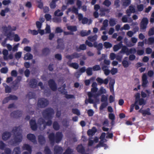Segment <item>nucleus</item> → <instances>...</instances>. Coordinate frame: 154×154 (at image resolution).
<instances>
[{"label":"nucleus","mask_w":154,"mask_h":154,"mask_svg":"<svg viewBox=\"0 0 154 154\" xmlns=\"http://www.w3.org/2000/svg\"><path fill=\"white\" fill-rule=\"evenodd\" d=\"M108 21L106 19L104 20L103 22V26L101 28V29L105 30L106 28L108 26Z\"/></svg>","instance_id":"37998d69"},{"label":"nucleus","mask_w":154,"mask_h":154,"mask_svg":"<svg viewBox=\"0 0 154 154\" xmlns=\"http://www.w3.org/2000/svg\"><path fill=\"white\" fill-rule=\"evenodd\" d=\"M135 104H137L139 105H144L146 104V101L143 98H141L138 99L137 100H135Z\"/></svg>","instance_id":"cd10ccee"},{"label":"nucleus","mask_w":154,"mask_h":154,"mask_svg":"<svg viewBox=\"0 0 154 154\" xmlns=\"http://www.w3.org/2000/svg\"><path fill=\"white\" fill-rule=\"evenodd\" d=\"M4 150L5 153H2L1 154H11V150L9 148H6Z\"/></svg>","instance_id":"864d4df0"},{"label":"nucleus","mask_w":154,"mask_h":154,"mask_svg":"<svg viewBox=\"0 0 154 154\" xmlns=\"http://www.w3.org/2000/svg\"><path fill=\"white\" fill-rule=\"evenodd\" d=\"M103 46L106 49L111 48L112 47V44L109 42H105L103 43Z\"/></svg>","instance_id":"c03bdc74"},{"label":"nucleus","mask_w":154,"mask_h":154,"mask_svg":"<svg viewBox=\"0 0 154 154\" xmlns=\"http://www.w3.org/2000/svg\"><path fill=\"white\" fill-rule=\"evenodd\" d=\"M63 136L62 132L58 131L55 134L53 132L50 133L48 137L51 144L53 146L55 143H59L61 141Z\"/></svg>","instance_id":"f257e3e1"},{"label":"nucleus","mask_w":154,"mask_h":154,"mask_svg":"<svg viewBox=\"0 0 154 154\" xmlns=\"http://www.w3.org/2000/svg\"><path fill=\"white\" fill-rule=\"evenodd\" d=\"M135 9L134 7L132 5H130L126 11V13L128 17H129L131 16L132 13H135Z\"/></svg>","instance_id":"9b49d317"},{"label":"nucleus","mask_w":154,"mask_h":154,"mask_svg":"<svg viewBox=\"0 0 154 154\" xmlns=\"http://www.w3.org/2000/svg\"><path fill=\"white\" fill-rule=\"evenodd\" d=\"M122 46V42H121L118 44L115 45L113 46V50L114 51H117L120 49Z\"/></svg>","instance_id":"a878e982"},{"label":"nucleus","mask_w":154,"mask_h":154,"mask_svg":"<svg viewBox=\"0 0 154 154\" xmlns=\"http://www.w3.org/2000/svg\"><path fill=\"white\" fill-rule=\"evenodd\" d=\"M38 140L39 144L41 145L44 144L46 142L45 137L42 135H39L38 136Z\"/></svg>","instance_id":"5701e85b"},{"label":"nucleus","mask_w":154,"mask_h":154,"mask_svg":"<svg viewBox=\"0 0 154 154\" xmlns=\"http://www.w3.org/2000/svg\"><path fill=\"white\" fill-rule=\"evenodd\" d=\"M111 4L109 0H105L103 3V4L107 7H109Z\"/></svg>","instance_id":"49530a36"},{"label":"nucleus","mask_w":154,"mask_h":154,"mask_svg":"<svg viewBox=\"0 0 154 154\" xmlns=\"http://www.w3.org/2000/svg\"><path fill=\"white\" fill-rule=\"evenodd\" d=\"M48 121L47 122H45V125H43V129L44 130L46 128L47 126H50L52 124V119H48Z\"/></svg>","instance_id":"e433bc0d"},{"label":"nucleus","mask_w":154,"mask_h":154,"mask_svg":"<svg viewBox=\"0 0 154 154\" xmlns=\"http://www.w3.org/2000/svg\"><path fill=\"white\" fill-rule=\"evenodd\" d=\"M97 35H95L94 36H88V39L89 41L91 42H94L97 40Z\"/></svg>","instance_id":"f704fd0d"},{"label":"nucleus","mask_w":154,"mask_h":154,"mask_svg":"<svg viewBox=\"0 0 154 154\" xmlns=\"http://www.w3.org/2000/svg\"><path fill=\"white\" fill-rule=\"evenodd\" d=\"M109 67L105 65H103L102 67V70L104 72V74L106 75H108L110 72V71L108 69Z\"/></svg>","instance_id":"b1692460"},{"label":"nucleus","mask_w":154,"mask_h":154,"mask_svg":"<svg viewBox=\"0 0 154 154\" xmlns=\"http://www.w3.org/2000/svg\"><path fill=\"white\" fill-rule=\"evenodd\" d=\"M44 152L45 154H52V152L51 149L48 146L45 147L44 150Z\"/></svg>","instance_id":"58836bf2"},{"label":"nucleus","mask_w":154,"mask_h":154,"mask_svg":"<svg viewBox=\"0 0 154 154\" xmlns=\"http://www.w3.org/2000/svg\"><path fill=\"white\" fill-rule=\"evenodd\" d=\"M53 127L54 129L56 131H58L60 128V125L57 122L54 121L53 124Z\"/></svg>","instance_id":"c85d7f7f"},{"label":"nucleus","mask_w":154,"mask_h":154,"mask_svg":"<svg viewBox=\"0 0 154 154\" xmlns=\"http://www.w3.org/2000/svg\"><path fill=\"white\" fill-rule=\"evenodd\" d=\"M136 52V50L134 48H132L128 49V53L129 55L130 54H134Z\"/></svg>","instance_id":"3c124183"},{"label":"nucleus","mask_w":154,"mask_h":154,"mask_svg":"<svg viewBox=\"0 0 154 154\" xmlns=\"http://www.w3.org/2000/svg\"><path fill=\"white\" fill-rule=\"evenodd\" d=\"M48 100L45 98H40L38 101L37 106L40 108H44L48 104Z\"/></svg>","instance_id":"39448f33"},{"label":"nucleus","mask_w":154,"mask_h":154,"mask_svg":"<svg viewBox=\"0 0 154 154\" xmlns=\"http://www.w3.org/2000/svg\"><path fill=\"white\" fill-rule=\"evenodd\" d=\"M45 120L42 118H39L38 120L37 125L39 129L41 131H43V125H45Z\"/></svg>","instance_id":"6e6552de"},{"label":"nucleus","mask_w":154,"mask_h":154,"mask_svg":"<svg viewBox=\"0 0 154 154\" xmlns=\"http://www.w3.org/2000/svg\"><path fill=\"white\" fill-rule=\"evenodd\" d=\"M22 149L24 150H27L30 154H31L32 151V147L29 144H24L22 146Z\"/></svg>","instance_id":"aec40b11"},{"label":"nucleus","mask_w":154,"mask_h":154,"mask_svg":"<svg viewBox=\"0 0 154 154\" xmlns=\"http://www.w3.org/2000/svg\"><path fill=\"white\" fill-rule=\"evenodd\" d=\"M122 63L123 66L125 68L128 67L129 65L128 62L127 61L125 60H123L122 61Z\"/></svg>","instance_id":"6e6d98bb"},{"label":"nucleus","mask_w":154,"mask_h":154,"mask_svg":"<svg viewBox=\"0 0 154 154\" xmlns=\"http://www.w3.org/2000/svg\"><path fill=\"white\" fill-rule=\"evenodd\" d=\"M87 113L89 116H91L93 115L94 112L92 109H89L88 110Z\"/></svg>","instance_id":"774afa93"},{"label":"nucleus","mask_w":154,"mask_h":154,"mask_svg":"<svg viewBox=\"0 0 154 154\" xmlns=\"http://www.w3.org/2000/svg\"><path fill=\"white\" fill-rule=\"evenodd\" d=\"M37 80L36 79L33 78L30 80L29 84L30 87L35 88L37 86Z\"/></svg>","instance_id":"2eb2a0df"},{"label":"nucleus","mask_w":154,"mask_h":154,"mask_svg":"<svg viewBox=\"0 0 154 154\" xmlns=\"http://www.w3.org/2000/svg\"><path fill=\"white\" fill-rule=\"evenodd\" d=\"M54 113V109L51 107H48L43 110L42 114L45 119H52Z\"/></svg>","instance_id":"7ed1b4c3"},{"label":"nucleus","mask_w":154,"mask_h":154,"mask_svg":"<svg viewBox=\"0 0 154 154\" xmlns=\"http://www.w3.org/2000/svg\"><path fill=\"white\" fill-rule=\"evenodd\" d=\"M35 96V94L31 92H29L26 95V97L28 98L29 99L34 98Z\"/></svg>","instance_id":"c9c22d12"},{"label":"nucleus","mask_w":154,"mask_h":154,"mask_svg":"<svg viewBox=\"0 0 154 154\" xmlns=\"http://www.w3.org/2000/svg\"><path fill=\"white\" fill-rule=\"evenodd\" d=\"M57 42L58 44L56 47L57 49H63L64 44L63 40L60 38L58 39L57 40Z\"/></svg>","instance_id":"a211bd4d"},{"label":"nucleus","mask_w":154,"mask_h":154,"mask_svg":"<svg viewBox=\"0 0 154 154\" xmlns=\"http://www.w3.org/2000/svg\"><path fill=\"white\" fill-rule=\"evenodd\" d=\"M32 58L33 56L31 54L29 53H27L25 55L24 59L25 60H30L32 59Z\"/></svg>","instance_id":"72a5a7b5"},{"label":"nucleus","mask_w":154,"mask_h":154,"mask_svg":"<svg viewBox=\"0 0 154 154\" xmlns=\"http://www.w3.org/2000/svg\"><path fill=\"white\" fill-rule=\"evenodd\" d=\"M67 29L72 32H75L77 31V28L75 26H68L67 27Z\"/></svg>","instance_id":"7c9ffc66"},{"label":"nucleus","mask_w":154,"mask_h":154,"mask_svg":"<svg viewBox=\"0 0 154 154\" xmlns=\"http://www.w3.org/2000/svg\"><path fill=\"white\" fill-rule=\"evenodd\" d=\"M60 11V10L59 9H58L57 10H56L54 13V15L55 16H59L60 17L62 16L63 14V13L62 12H60L58 13Z\"/></svg>","instance_id":"5fc2aeb1"},{"label":"nucleus","mask_w":154,"mask_h":154,"mask_svg":"<svg viewBox=\"0 0 154 154\" xmlns=\"http://www.w3.org/2000/svg\"><path fill=\"white\" fill-rule=\"evenodd\" d=\"M72 112L73 114H76L78 116L80 115V112L77 109H72Z\"/></svg>","instance_id":"8fccbe9b"},{"label":"nucleus","mask_w":154,"mask_h":154,"mask_svg":"<svg viewBox=\"0 0 154 154\" xmlns=\"http://www.w3.org/2000/svg\"><path fill=\"white\" fill-rule=\"evenodd\" d=\"M150 110V109L149 108H148L146 110L140 109L139 110V112L142 114L143 116H144L146 115H151Z\"/></svg>","instance_id":"6ab92c4d"},{"label":"nucleus","mask_w":154,"mask_h":154,"mask_svg":"<svg viewBox=\"0 0 154 154\" xmlns=\"http://www.w3.org/2000/svg\"><path fill=\"white\" fill-rule=\"evenodd\" d=\"M73 152L72 149L68 147L66 149L63 154H72Z\"/></svg>","instance_id":"603ef678"},{"label":"nucleus","mask_w":154,"mask_h":154,"mask_svg":"<svg viewBox=\"0 0 154 154\" xmlns=\"http://www.w3.org/2000/svg\"><path fill=\"white\" fill-rule=\"evenodd\" d=\"M148 34L149 36L153 35H154V27H152L149 30L148 32Z\"/></svg>","instance_id":"13d9d810"},{"label":"nucleus","mask_w":154,"mask_h":154,"mask_svg":"<svg viewBox=\"0 0 154 154\" xmlns=\"http://www.w3.org/2000/svg\"><path fill=\"white\" fill-rule=\"evenodd\" d=\"M154 43V37H149L148 38V44L149 45L152 44Z\"/></svg>","instance_id":"e2e57ef3"},{"label":"nucleus","mask_w":154,"mask_h":154,"mask_svg":"<svg viewBox=\"0 0 154 154\" xmlns=\"http://www.w3.org/2000/svg\"><path fill=\"white\" fill-rule=\"evenodd\" d=\"M12 131L15 134L14 138V143L21 142L23 140V136L21 133L22 131L20 126L14 127Z\"/></svg>","instance_id":"f03ea898"},{"label":"nucleus","mask_w":154,"mask_h":154,"mask_svg":"<svg viewBox=\"0 0 154 154\" xmlns=\"http://www.w3.org/2000/svg\"><path fill=\"white\" fill-rule=\"evenodd\" d=\"M107 97L105 95L103 94L101 96V102H107Z\"/></svg>","instance_id":"4d7b16f0"},{"label":"nucleus","mask_w":154,"mask_h":154,"mask_svg":"<svg viewBox=\"0 0 154 154\" xmlns=\"http://www.w3.org/2000/svg\"><path fill=\"white\" fill-rule=\"evenodd\" d=\"M48 84L50 89L53 91H56L57 89V86L56 83L53 79H50L48 81Z\"/></svg>","instance_id":"423d86ee"},{"label":"nucleus","mask_w":154,"mask_h":154,"mask_svg":"<svg viewBox=\"0 0 154 154\" xmlns=\"http://www.w3.org/2000/svg\"><path fill=\"white\" fill-rule=\"evenodd\" d=\"M22 52H18L16 53L15 55V58L17 60H18L21 57Z\"/></svg>","instance_id":"0e129e2a"},{"label":"nucleus","mask_w":154,"mask_h":154,"mask_svg":"<svg viewBox=\"0 0 154 154\" xmlns=\"http://www.w3.org/2000/svg\"><path fill=\"white\" fill-rule=\"evenodd\" d=\"M67 64L70 67H72L75 69H77L79 67L78 64L76 63H69V62H68L67 63Z\"/></svg>","instance_id":"c756f323"},{"label":"nucleus","mask_w":154,"mask_h":154,"mask_svg":"<svg viewBox=\"0 0 154 154\" xmlns=\"http://www.w3.org/2000/svg\"><path fill=\"white\" fill-rule=\"evenodd\" d=\"M27 139L31 142L35 143H36L35 137L34 134H29L27 135Z\"/></svg>","instance_id":"f3484780"},{"label":"nucleus","mask_w":154,"mask_h":154,"mask_svg":"<svg viewBox=\"0 0 154 154\" xmlns=\"http://www.w3.org/2000/svg\"><path fill=\"white\" fill-rule=\"evenodd\" d=\"M109 24L110 26H114L116 24L115 20L113 18L110 19L109 20Z\"/></svg>","instance_id":"bf43d9fd"},{"label":"nucleus","mask_w":154,"mask_h":154,"mask_svg":"<svg viewBox=\"0 0 154 154\" xmlns=\"http://www.w3.org/2000/svg\"><path fill=\"white\" fill-rule=\"evenodd\" d=\"M86 68L85 66H83L81 68H80L79 70V72H78L77 73H78V75L79 76L82 73L86 71Z\"/></svg>","instance_id":"a18cd8bd"},{"label":"nucleus","mask_w":154,"mask_h":154,"mask_svg":"<svg viewBox=\"0 0 154 154\" xmlns=\"http://www.w3.org/2000/svg\"><path fill=\"white\" fill-rule=\"evenodd\" d=\"M149 23L148 20L146 17H144L140 23V29L142 30L146 29Z\"/></svg>","instance_id":"0eeeda50"},{"label":"nucleus","mask_w":154,"mask_h":154,"mask_svg":"<svg viewBox=\"0 0 154 154\" xmlns=\"http://www.w3.org/2000/svg\"><path fill=\"white\" fill-rule=\"evenodd\" d=\"M72 55L73 56V59L78 58L81 56V54H79L76 52L73 53L72 54Z\"/></svg>","instance_id":"338daca9"},{"label":"nucleus","mask_w":154,"mask_h":154,"mask_svg":"<svg viewBox=\"0 0 154 154\" xmlns=\"http://www.w3.org/2000/svg\"><path fill=\"white\" fill-rule=\"evenodd\" d=\"M16 27L15 26H14L12 28L11 25H8V27L5 26L3 27V31L5 34H6L7 37L10 39H11L10 38L12 34L11 32L16 30Z\"/></svg>","instance_id":"20e7f679"},{"label":"nucleus","mask_w":154,"mask_h":154,"mask_svg":"<svg viewBox=\"0 0 154 154\" xmlns=\"http://www.w3.org/2000/svg\"><path fill=\"white\" fill-rule=\"evenodd\" d=\"M131 3V0L125 1L123 2L122 5L125 7H128Z\"/></svg>","instance_id":"052dcab7"},{"label":"nucleus","mask_w":154,"mask_h":154,"mask_svg":"<svg viewBox=\"0 0 154 154\" xmlns=\"http://www.w3.org/2000/svg\"><path fill=\"white\" fill-rule=\"evenodd\" d=\"M63 149L62 147L58 145H55L54 147V154H62Z\"/></svg>","instance_id":"1a4fd4ad"},{"label":"nucleus","mask_w":154,"mask_h":154,"mask_svg":"<svg viewBox=\"0 0 154 154\" xmlns=\"http://www.w3.org/2000/svg\"><path fill=\"white\" fill-rule=\"evenodd\" d=\"M22 115V112L19 110L14 111L11 113V117L14 118H18L20 117Z\"/></svg>","instance_id":"f8f14e48"},{"label":"nucleus","mask_w":154,"mask_h":154,"mask_svg":"<svg viewBox=\"0 0 154 154\" xmlns=\"http://www.w3.org/2000/svg\"><path fill=\"white\" fill-rule=\"evenodd\" d=\"M122 48L121 51H120L119 53L121 54H125V53L127 55H129L128 53V48L126 46H123L122 45Z\"/></svg>","instance_id":"393cba45"},{"label":"nucleus","mask_w":154,"mask_h":154,"mask_svg":"<svg viewBox=\"0 0 154 154\" xmlns=\"http://www.w3.org/2000/svg\"><path fill=\"white\" fill-rule=\"evenodd\" d=\"M76 150L78 152L82 154H84L85 152V148L82 144L78 145L76 147Z\"/></svg>","instance_id":"dca6fc26"},{"label":"nucleus","mask_w":154,"mask_h":154,"mask_svg":"<svg viewBox=\"0 0 154 154\" xmlns=\"http://www.w3.org/2000/svg\"><path fill=\"white\" fill-rule=\"evenodd\" d=\"M97 131V129L95 127H93L92 129H89L87 132V134L89 136H92L94 135Z\"/></svg>","instance_id":"4be33fe9"},{"label":"nucleus","mask_w":154,"mask_h":154,"mask_svg":"<svg viewBox=\"0 0 154 154\" xmlns=\"http://www.w3.org/2000/svg\"><path fill=\"white\" fill-rule=\"evenodd\" d=\"M11 133L10 132L5 131L2 134V139L3 140L6 141L11 137Z\"/></svg>","instance_id":"4468645a"},{"label":"nucleus","mask_w":154,"mask_h":154,"mask_svg":"<svg viewBox=\"0 0 154 154\" xmlns=\"http://www.w3.org/2000/svg\"><path fill=\"white\" fill-rule=\"evenodd\" d=\"M92 68L91 67H88L86 70L87 75L90 76L92 75Z\"/></svg>","instance_id":"a19ab883"},{"label":"nucleus","mask_w":154,"mask_h":154,"mask_svg":"<svg viewBox=\"0 0 154 154\" xmlns=\"http://www.w3.org/2000/svg\"><path fill=\"white\" fill-rule=\"evenodd\" d=\"M42 52L43 54L47 55L50 53V50L49 48H45L42 49Z\"/></svg>","instance_id":"4c0bfd02"},{"label":"nucleus","mask_w":154,"mask_h":154,"mask_svg":"<svg viewBox=\"0 0 154 154\" xmlns=\"http://www.w3.org/2000/svg\"><path fill=\"white\" fill-rule=\"evenodd\" d=\"M87 48L86 45L85 44L80 45L78 48H76V50L79 51L80 50H85Z\"/></svg>","instance_id":"2f4dec72"},{"label":"nucleus","mask_w":154,"mask_h":154,"mask_svg":"<svg viewBox=\"0 0 154 154\" xmlns=\"http://www.w3.org/2000/svg\"><path fill=\"white\" fill-rule=\"evenodd\" d=\"M96 81L98 84L100 85L103 84L107 85L109 82V80L107 78L106 79L104 80H103L100 77H98L96 79Z\"/></svg>","instance_id":"ddd939ff"},{"label":"nucleus","mask_w":154,"mask_h":154,"mask_svg":"<svg viewBox=\"0 0 154 154\" xmlns=\"http://www.w3.org/2000/svg\"><path fill=\"white\" fill-rule=\"evenodd\" d=\"M4 85L5 87V93H10L11 92V89L9 86L7 85L6 84H4Z\"/></svg>","instance_id":"ea45409f"},{"label":"nucleus","mask_w":154,"mask_h":154,"mask_svg":"<svg viewBox=\"0 0 154 154\" xmlns=\"http://www.w3.org/2000/svg\"><path fill=\"white\" fill-rule=\"evenodd\" d=\"M20 149L19 147H15L12 152V154H20Z\"/></svg>","instance_id":"473e14b6"},{"label":"nucleus","mask_w":154,"mask_h":154,"mask_svg":"<svg viewBox=\"0 0 154 154\" xmlns=\"http://www.w3.org/2000/svg\"><path fill=\"white\" fill-rule=\"evenodd\" d=\"M147 76L145 74H144L142 77V86L143 87H146L147 84L148 83V81L147 80Z\"/></svg>","instance_id":"412c9836"},{"label":"nucleus","mask_w":154,"mask_h":154,"mask_svg":"<svg viewBox=\"0 0 154 154\" xmlns=\"http://www.w3.org/2000/svg\"><path fill=\"white\" fill-rule=\"evenodd\" d=\"M109 9L105 8H101L100 9V12L102 15H105V12H109Z\"/></svg>","instance_id":"09e8293b"},{"label":"nucleus","mask_w":154,"mask_h":154,"mask_svg":"<svg viewBox=\"0 0 154 154\" xmlns=\"http://www.w3.org/2000/svg\"><path fill=\"white\" fill-rule=\"evenodd\" d=\"M29 124L30 127L32 130L34 131H35L37 130L38 125L37 124L35 120L31 119L29 122Z\"/></svg>","instance_id":"9d476101"},{"label":"nucleus","mask_w":154,"mask_h":154,"mask_svg":"<svg viewBox=\"0 0 154 154\" xmlns=\"http://www.w3.org/2000/svg\"><path fill=\"white\" fill-rule=\"evenodd\" d=\"M6 146V144L5 143L2 141H0V149L1 150H3L5 149V147Z\"/></svg>","instance_id":"de8ad7c7"},{"label":"nucleus","mask_w":154,"mask_h":154,"mask_svg":"<svg viewBox=\"0 0 154 154\" xmlns=\"http://www.w3.org/2000/svg\"><path fill=\"white\" fill-rule=\"evenodd\" d=\"M94 48H96L97 50H102L103 45L102 43H99L98 44L97 42H95L94 43Z\"/></svg>","instance_id":"bb28decb"},{"label":"nucleus","mask_w":154,"mask_h":154,"mask_svg":"<svg viewBox=\"0 0 154 154\" xmlns=\"http://www.w3.org/2000/svg\"><path fill=\"white\" fill-rule=\"evenodd\" d=\"M94 71H98L101 69L99 65H96L93 66L92 68Z\"/></svg>","instance_id":"680f3d73"},{"label":"nucleus","mask_w":154,"mask_h":154,"mask_svg":"<svg viewBox=\"0 0 154 154\" xmlns=\"http://www.w3.org/2000/svg\"><path fill=\"white\" fill-rule=\"evenodd\" d=\"M137 10L139 11H142L144 8L143 5V4H140L139 5H138L137 6Z\"/></svg>","instance_id":"69168bd1"},{"label":"nucleus","mask_w":154,"mask_h":154,"mask_svg":"<svg viewBox=\"0 0 154 154\" xmlns=\"http://www.w3.org/2000/svg\"><path fill=\"white\" fill-rule=\"evenodd\" d=\"M108 102H105L101 103L99 108L100 111L103 110L104 108H106L108 105Z\"/></svg>","instance_id":"79ce46f5"}]
</instances>
